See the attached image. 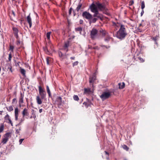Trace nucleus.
Here are the masks:
<instances>
[{
	"mask_svg": "<svg viewBox=\"0 0 160 160\" xmlns=\"http://www.w3.org/2000/svg\"><path fill=\"white\" fill-rule=\"evenodd\" d=\"M52 32H48L46 34V37L47 38V39L48 40H50V36Z\"/></svg>",
	"mask_w": 160,
	"mask_h": 160,
	"instance_id": "c85d7f7f",
	"label": "nucleus"
},
{
	"mask_svg": "<svg viewBox=\"0 0 160 160\" xmlns=\"http://www.w3.org/2000/svg\"><path fill=\"white\" fill-rule=\"evenodd\" d=\"M23 97L24 95L21 93L20 94V97L19 100V103H20L22 104L23 103Z\"/></svg>",
	"mask_w": 160,
	"mask_h": 160,
	"instance_id": "aec40b11",
	"label": "nucleus"
},
{
	"mask_svg": "<svg viewBox=\"0 0 160 160\" xmlns=\"http://www.w3.org/2000/svg\"><path fill=\"white\" fill-rule=\"evenodd\" d=\"M42 99H41V98L40 97V96H37L36 98V100L37 101V103L39 105L41 104L42 103Z\"/></svg>",
	"mask_w": 160,
	"mask_h": 160,
	"instance_id": "a211bd4d",
	"label": "nucleus"
},
{
	"mask_svg": "<svg viewBox=\"0 0 160 160\" xmlns=\"http://www.w3.org/2000/svg\"><path fill=\"white\" fill-rule=\"evenodd\" d=\"M127 35V33L125 28V26L121 24L119 30L117 32V37L118 38L122 40L125 38Z\"/></svg>",
	"mask_w": 160,
	"mask_h": 160,
	"instance_id": "f257e3e1",
	"label": "nucleus"
},
{
	"mask_svg": "<svg viewBox=\"0 0 160 160\" xmlns=\"http://www.w3.org/2000/svg\"><path fill=\"white\" fill-rule=\"evenodd\" d=\"M23 140H24L23 139H21L19 140V142L20 144L22 143V142L23 141Z\"/></svg>",
	"mask_w": 160,
	"mask_h": 160,
	"instance_id": "8fccbe9b",
	"label": "nucleus"
},
{
	"mask_svg": "<svg viewBox=\"0 0 160 160\" xmlns=\"http://www.w3.org/2000/svg\"><path fill=\"white\" fill-rule=\"evenodd\" d=\"M84 93L89 94L91 92V90L89 88H85L84 89Z\"/></svg>",
	"mask_w": 160,
	"mask_h": 160,
	"instance_id": "a878e982",
	"label": "nucleus"
},
{
	"mask_svg": "<svg viewBox=\"0 0 160 160\" xmlns=\"http://www.w3.org/2000/svg\"><path fill=\"white\" fill-rule=\"evenodd\" d=\"M157 17L159 19H160V10H158Z\"/></svg>",
	"mask_w": 160,
	"mask_h": 160,
	"instance_id": "a19ab883",
	"label": "nucleus"
},
{
	"mask_svg": "<svg viewBox=\"0 0 160 160\" xmlns=\"http://www.w3.org/2000/svg\"><path fill=\"white\" fill-rule=\"evenodd\" d=\"M100 46L102 48L105 47L107 49H108L110 48V46H105L103 45H100Z\"/></svg>",
	"mask_w": 160,
	"mask_h": 160,
	"instance_id": "58836bf2",
	"label": "nucleus"
},
{
	"mask_svg": "<svg viewBox=\"0 0 160 160\" xmlns=\"http://www.w3.org/2000/svg\"><path fill=\"white\" fill-rule=\"evenodd\" d=\"M8 69L9 70V71H10L11 72H12V68L11 67H9L8 68Z\"/></svg>",
	"mask_w": 160,
	"mask_h": 160,
	"instance_id": "4d7b16f0",
	"label": "nucleus"
},
{
	"mask_svg": "<svg viewBox=\"0 0 160 160\" xmlns=\"http://www.w3.org/2000/svg\"><path fill=\"white\" fill-rule=\"evenodd\" d=\"M158 39V38L157 37H154L152 39L155 42V43L156 44H157V40Z\"/></svg>",
	"mask_w": 160,
	"mask_h": 160,
	"instance_id": "79ce46f5",
	"label": "nucleus"
},
{
	"mask_svg": "<svg viewBox=\"0 0 160 160\" xmlns=\"http://www.w3.org/2000/svg\"><path fill=\"white\" fill-rule=\"evenodd\" d=\"M56 101L58 102L59 105H61L62 103V98L60 97H58L57 98Z\"/></svg>",
	"mask_w": 160,
	"mask_h": 160,
	"instance_id": "412c9836",
	"label": "nucleus"
},
{
	"mask_svg": "<svg viewBox=\"0 0 160 160\" xmlns=\"http://www.w3.org/2000/svg\"><path fill=\"white\" fill-rule=\"evenodd\" d=\"M11 134V133L8 132L6 133L4 136H3L2 142L3 143V144H5L6 143L8 140Z\"/></svg>",
	"mask_w": 160,
	"mask_h": 160,
	"instance_id": "39448f33",
	"label": "nucleus"
},
{
	"mask_svg": "<svg viewBox=\"0 0 160 160\" xmlns=\"http://www.w3.org/2000/svg\"><path fill=\"white\" fill-rule=\"evenodd\" d=\"M70 59H72V60H74L75 59V57H71L70 58Z\"/></svg>",
	"mask_w": 160,
	"mask_h": 160,
	"instance_id": "bf43d9fd",
	"label": "nucleus"
},
{
	"mask_svg": "<svg viewBox=\"0 0 160 160\" xmlns=\"http://www.w3.org/2000/svg\"><path fill=\"white\" fill-rule=\"evenodd\" d=\"M58 54L59 57L60 58H62L63 59V56H64V55L61 52H58Z\"/></svg>",
	"mask_w": 160,
	"mask_h": 160,
	"instance_id": "4c0bfd02",
	"label": "nucleus"
},
{
	"mask_svg": "<svg viewBox=\"0 0 160 160\" xmlns=\"http://www.w3.org/2000/svg\"><path fill=\"white\" fill-rule=\"evenodd\" d=\"M119 88L120 89H122L125 86V84L124 82H122V83H119Z\"/></svg>",
	"mask_w": 160,
	"mask_h": 160,
	"instance_id": "b1692460",
	"label": "nucleus"
},
{
	"mask_svg": "<svg viewBox=\"0 0 160 160\" xmlns=\"http://www.w3.org/2000/svg\"><path fill=\"white\" fill-rule=\"evenodd\" d=\"M17 102V100L16 98H14L12 99V103H16Z\"/></svg>",
	"mask_w": 160,
	"mask_h": 160,
	"instance_id": "49530a36",
	"label": "nucleus"
},
{
	"mask_svg": "<svg viewBox=\"0 0 160 160\" xmlns=\"http://www.w3.org/2000/svg\"><path fill=\"white\" fill-rule=\"evenodd\" d=\"M47 45L48 44L47 43H46L45 45V46L43 48V49L44 51L47 54H49V52L48 50Z\"/></svg>",
	"mask_w": 160,
	"mask_h": 160,
	"instance_id": "5701e85b",
	"label": "nucleus"
},
{
	"mask_svg": "<svg viewBox=\"0 0 160 160\" xmlns=\"http://www.w3.org/2000/svg\"><path fill=\"white\" fill-rule=\"evenodd\" d=\"M111 96V92H104L100 96V98L103 101L108 98Z\"/></svg>",
	"mask_w": 160,
	"mask_h": 160,
	"instance_id": "20e7f679",
	"label": "nucleus"
},
{
	"mask_svg": "<svg viewBox=\"0 0 160 160\" xmlns=\"http://www.w3.org/2000/svg\"><path fill=\"white\" fill-rule=\"evenodd\" d=\"M133 3H134L133 1H132L131 2H130L129 5H131L132 4H133Z\"/></svg>",
	"mask_w": 160,
	"mask_h": 160,
	"instance_id": "5fc2aeb1",
	"label": "nucleus"
},
{
	"mask_svg": "<svg viewBox=\"0 0 160 160\" xmlns=\"http://www.w3.org/2000/svg\"><path fill=\"white\" fill-rule=\"evenodd\" d=\"M7 109L8 111H11L13 110V108L12 106H10L8 108H7Z\"/></svg>",
	"mask_w": 160,
	"mask_h": 160,
	"instance_id": "72a5a7b5",
	"label": "nucleus"
},
{
	"mask_svg": "<svg viewBox=\"0 0 160 160\" xmlns=\"http://www.w3.org/2000/svg\"><path fill=\"white\" fill-rule=\"evenodd\" d=\"M104 37V41L107 42H108L111 40H113V38L109 35L108 33Z\"/></svg>",
	"mask_w": 160,
	"mask_h": 160,
	"instance_id": "2eb2a0df",
	"label": "nucleus"
},
{
	"mask_svg": "<svg viewBox=\"0 0 160 160\" xmlns=\"http://www.w3.org/2000/svg\"><path fill=\"white\" fill-rule=\"evenodd\" d=\"M93 16L94 17H97V18H98L97 15H96V14H94L93 15Z\"/></svg>",
	"mask_w": 160,
	"mask_h": 160,
	"instance_id": "680f3d73",
	"label": "nucleus"
},
{
	"mask_svg": "<svg viewBox=\"0 0 160 160\" xmlns=\"http://www.w3.org/2000/svg\"><path fill=\"white\" fill-rule=\"evenodd\" d=\"M98 18H93L92 20V22L93 23H95L98 20Z\"/></svg>",
	"mask_w": 160,
	"mask_h": 160,
	"instance_id": "37998d69",
	"label": "nucleus"
},
{
	"mask_svg": "<svg viewBox=\"0 0 160 160\" xmlns=\"http://www.w3.org/2000/svg\"><path fill=\"white\" fill-rule=\"evenodd\" d=\"M18 109L17 108H16L15 109V120L16 121H17L18 119Z\"/></svg>",
	"mask_w": 160,
	"mask_h": 160,
	"instance_id": "f3484780",
	"label": "nucleus"
},
{
	"mask_svg": "<svg viewBox=\"0 0 160 160\" xmlns=\"http://www.w3.org/2000/svg\"><path fill=\"white\" fill-rule=\"evenodd\" d=\"M145 7L144 2L142 1L141 2V8L142 9H143Z\"/></svg>",
	"mask_w": 160,
	"mask_h": 160,
	"instance_id": "e433bc0d",
	"label": "nucleus"
},
{
	"mask_svg": "<svg viewBox=\"0 0 160 160\" xmlns=\"http://www.w3.org/2000/svg\"><path fill=\"white\" fill-rule=\"evenodd\" d=\"M75 30L76 32H79L80 33H81L82 28L81 27H78L75 28Z\"/></svg>",
	"mask_w": 160,
	"mask_h": 160,
	"instance_id": "bb28decb",
	"label": "nucleus"
},
{
	"mask_svg": "<svg viewBox=\"0 0 160 160\" xmlns=\"http://www.w3.org/2000/svg\"><path fill=\"white\" fill-rule=\"evenodd\" d=\"M16 132H17V133H19V131L18 129L16 130Z\"/></svg>",
	"mask_w": 160,
	"mask_h": 160,
	"instance_id": "e2e57ef3",
	"label": "nucleus"
},
{
	"mask_svg": "<svg viewBox=\"0 0 160 160\" xmlns=\"http://www.w3.org/2000/svg\"><path fill=\"white\" fill-rule=\"evenodd\" d=\"M104 152L105 153V154H106V155H108V156L109 155V153L107 151H104Z\"/></svg>",
	"mask_w": 160,
	"mask_h": 160,
	"instance_id": "13d9d810",
	"label": "nucleus"
},
{
	"mask_svg": "<svg viewBox=\"0 0 160 160\" xmlns=\"http://www.w3.org/2000/svg\"><path fill=\"white\" fill-rule=\"evenodd\" d=\"M92 48L93 49H98V50L99 49V48H98V46H96L95 47H93Z\"/></svg>",
	"mask_w": 160,
	"mask_h": 160,
	"instance_id": "3c124183",
	"label": "nucleus"
},
{
	"mask_svg": "<svg viewBox=\"0 0 160 160\" xmlns=\"http://www.w3.org/2000/svg\"><path fill=\"white\" fill-rule=\"evenodd\" d=\"M40 97L42 99H44L46 97V92L39 93Z\"/></svg>",
	"mask_w": 160,
	"mask_h": 160,
	"instance_id": "4be33fe9",
	"label": "nucleus"
},
{
	"mask_svg": "<svg viewBox=\"0 0 160 160\" xmlns=\"http://www.w3.org/2000/svg\"><path fill=\"white\" fill-rule=\"evenodd\" d=\"M91 12L94 13V14L97 15L98 13V11L96 5L94 3H92L90 7Z\"/></svg>",
	"mask_w": 160,
	"mask_h": 160,
	"instance_id": "423d86ee",
	"label": "nucleus"
},
{
	"mask_svg": "<svg viewBox=\"0 0 160 160\" xmlns=\"http://www.w3.org/2000/svg\"><path fill=\"white\" fill-rule=\"evenodd\" d=\"M73 10L72 8H71L69 10V15H71L72 11Z\"/></svg>",
	"mask_w": 160,
	"mask_h": 160,
	"instance_id": "c03bdc74",
	"label": "nucleus"
},
{
	"mask_svg": "<svg viewBox=\"0 0 160 160\" xmlns=\"http://www.w3.org/2000/svg\"><path fill=\"white\" fill-rule=\"evenodd\" d=\"M82 16L84 18L88 20L91 19L92 17V15L87 11H85L83 12Z\"/></svg>",
	"mask_w": 160,
	"mask_h": 160,
	"instance_id": "0eeeda50",
	"label": "nucleus"
},
{
	"mask_svg": "<svg viewBox=\"0 0 160 160\" xmlns=\"http://www.w3.org/2000/svg\"><path fill=\"white\" fill-rule=\"evenodd\" d=\"M98 31L95 28H93L90 31V37L92 40H95L98 38Z\"/></svg>",
	"mask_w": 160,
	"mask_h": 160,
	"instance_id": "f03ea898",
	"label": "nucleus"
},
{
	"mask_svg": "<svg viewBox=\"0 0 160 160\" xmlns=\"http://www.w3.org/2000/svg\"><path fill=\"white\" fill-rule=\"evenodd\" d=\"M11 14H12L14 17L15 16V12L13 11H12Z\"/></svg>",
	"mask_w": 160,
	"mask_h": 160,
	"instance_id": "09e8293b",
	"label": "nucleus"
},
{
	"mask_svg": "<svg viewBox=\"0 0 160 160\" xmlns=\"http://www.w3.org/2000/svg\"><path fill=\"white\" fill-rule=\"evenodd\" d=\"M139 58V60L141 61V62H144V60H143V59L142 58Z\"/></svg>",
	"mask_w": 160,
	"mask_h": 160,
	"instance_id": "6e6d98bb",
	"label": "nucleus"
},
{
	"mask_svg": "<svg viewBox=\"0 0 160 160\" xmlns=\"http://www.w3.org/2000/svg\"><path fill=\"white\" fill-rule=\"evenodd\" d=\"M95 4L96 6L98 9L100 11H106L107 9L104 4H101L98 1L96 2Z\"/></svg>",
	"mask_w": 160,
	"mask_h": 160,
	"instance_id": "7ed1b4c3",
	"label": "nucleus"
},
{
	"mask_svg": "<svg viewBox=\"0 0 160 160\" xmlns=\"http://www.w3.org/2000/svg\"><path fill=\"white\" fill-rule=\"evenodd\" d=\"M99 32L102 37L105 36V35H107L108 33V32L102 28H100L99 31Z\"/></svg>",
	"mask_w": 160,
	"mask_h": 160,
	"instance_id": "ddd939ff",
	"label": "nucleus"
},
{
	"mask_svg": "<svg viewBox=\"0 0 160 160\" xmlns=\"http://www.w3.org/2000/svg\"><path fill=\"white\" fill-rule=\"evenodd\" d=\"M26 20L28 23L29 24V27L30 28L32 26V18L30 16V14L26 17Z\"/></svg>",
	"mask_w": 160,
	"mask_h": 160,
	"instance_id": "9b49d317",
	"label": "nucleus"
},
{
	"mask_svg": "<svg viewBox=\"0 0 160 160\" xmlns=\"http://www.w3.org/2000/svg\"><path fill=\"white\" fill-rule=\"evenodd\" d=\"M51 58L49 57H47L46 58L47 63L49 65L51 62Z\"/></svg>",
	"mask_w": 160,
	"mask_h": 160,
	"instance_id": "cd10ccee",
	"label": "nucleus"
},
{
	"mask_svg": "<svg viewBox=\"0 0 160 160\" xmlns=\"http://www.w3.org/2000/svg\"><path fill=\"white\" fill-rule=\"evenodd\" d=\"M12 1L13 2V1H14V3H16L17 2V1L16 0H12Z\"/></svg>",
	"mask_w": 160,
	"mask_h": 160,
	"instance_id": "69168bd1",
	"label": "nucleus"
},
{
	"mask_svg": "<svg viewBox=\"0 0 160 160\" xmlns=\"http://www.w3.org/2000/svg\"><path fill=\"white\" fill-rule=\"evenodd\" d=\"M12 30L13 32V34L17 39L18 38L19 36L18 35V30L16 28L13 27Z\"/></svg>",
	"mask_w": 160,
	"mask_h": 160,
	"instance_id": "4468645a",
	"label": "nucleus"
},
{
	"mask_svg": "<svg viewBox=\"0 0 160 160\" xmlns=\"http://www.w3.org/2000/svg\"><path fill=\"white\" fill-rule=\"evenodd\" d=\"M12 53H11V52H10V53L9 54V57H8V61H11V58H12Z\"/></svg>",
	"mask_w": 160,
	"mask_h": 160,
	"instance_id": "c9c22d12",
	"label": "nucleus"
},
{
	"mask_svg": "<svg viewBox=\"0 0 160 160\" xmlns=\"http://www.w3.org/2000/svg\"><path fill=\"white\" fill-rule=\"evenodd\" d=\"M78 61H76L72 63V66L74 67L75 66H77L78 65Z\"/></svg>",
	"mask_w": 160,
	"mask_h": 160,
	"instance_id": "ea45409f",
	"label": "nucleus"
},
{
	"mask_svg": "<svg viewBox=\"0 0 160 160\" xmlns=\"http://www.w3.org/2000/svg\"><path fill=\"white\" fill-rule=\"evenodd\" d=\"M83 8L82 7V4L81 3H79L76 9L75 10H73V16H75L76 13V11L77 12H78V11L81 9H83Z\"/></svg>",
	"mask_w": 160,
	"mask_h": 160,
	"instance_id": "9d476101",
	"label": "nucleus"
},
{
	"mask_svg": "<svg viewBox=\"0 0 160 160\" xmlns=\"http://www.w3.org/2000/svg\"><path fill=\"white\" fill-rule=\"evenodd\" d=\"M142 26V24H141V23H140V24H139V28H140L141 26Z\"/></svg>",
	"mask_w": 160,
	"mask_h": 160,
	"instance_id": "338daca9",
	"label": "nucleus"
},
{
	"mask_svg": "<svg viewBox=\"0 0 160 160\" xmlns=\"http://www.w3.org/2000/svg\"><path fill=\"white\" fill-rule=\"evenodd\" d=\"M71 45V43L69 40H67L65 42L64 45L63 46V49L66 52L68 51V48Z\"/></svg>",
	"mask_w": 160,
	"mask_h": 160,
	"instance_id": "1a4fd4ad",
	"label": "nucleus"
},
{
	"mask_svg": "<svg viewBox=\"0 0 160 160\" xmlns=\"http://www.w3.org/2000/svg\"><path fill=\"white\" fill-rule=\"evenodd\" d=\"M73 99L76 101H78L79 99L77 95H74L73 96Z\"/></svg>",
	"mask_w": 160,
	"mask_h": 160,
	"instance_id": "2f4dec72",
	"label": "nucleus"
},
{
	"mask_svg": "<svg viewBox=\"0 0 160 160\" xmlns=\"http://www.w3.org/2000/svg\"><path fill=\"white\" fill-rule=\"evenodd\" d=\"M42 109H40L39 110V112L40 113H41L42 112Z\"/></svg>",
	"mask_w": 160,
	"mask_h": 160,
	"instance_id": "052dcab7",
	"label": "nucleus"
},
{
	"mask_svg": "<svg viewBox=\"0 0 160 160\" xmlns=\"http://www.w3.org/2000/svg\"><path fill=\"white\" fill-rule=\"evenodd\" d=\"M14 49V47L12 45H10L9 46V50H11V52H13V50Z\"/></svg>",
	"mask_w": 160,
	"mask_h": 160,
	"instance_id": "473e14b6",
	"label": "nucleus"
},
{
	"mask_svg": "<svg viewBox=\"0 0 160 160\" xmlns=\"http://www.w3.org/2000/svg\"><path fill=\"white\" fill-rule=\"evenodd\" d=\"M39 93L45 92L44 88L41 86H38Z\"/></svg>",
	"mask_w": 160,
	"mask_h": 160,
	"instance_id": "6ab92c4d",
	"label": "nucleus"
},
{
	"mask_svg": "<svg viewBox=\"0 0 160 160\" xmlns=\"http://www.w3.org/2000/svg\"><path fill=\"white\" fill-rule=\"evenodd\" d=\"M5 121L7 123L10 124L12 126H13V124L11 120L10 119L9 115L7 114L4 117Z\"/></svg>",
	"mask_w": 160,
	"mask_h": 160,
	"instance_id": "f8f14e48",
	"label": "nucleus"
},
{
	"mask_svg": "<svg viewBox=\"0 0 160 160\" xmlns=\"http://www.w3.org/2000/svg\"><path fill=\"white\" fill-rule=\"evenodd\" d=\"M22 114L23 117L25 116H28L29 115L28 108H24L22 112Z\"/></svg>",
	"mask_w": 160,
	"mask_h": 160,
	"instance_id": "dca6fc26",
	"label": "nucleus"
},
{
	"mask_svg": "<svg viewBox=\"0 0 160 160\" xmlns=\"http://www.w3.org/2000/svg\"><path fill=\"white\" fill-rule=\"evenodd\" d=\"M20 63V62H18L17 64V66H19V63Z\"/></svg>",
	"mask_w": 160,
	"mask_h": 160,
	"instance_id": "774afa93",
	"label": "nucleus"
},
{
	"mask_svg": "<svg viewBox=\"0 0 160 160\" xmlns=\"http://www.w3.org/2000/svg\"><path fill=\"white\" fill-rule=\"evenodd\" d=\"M80 24H82L83 23V21L82 20L80 19L79 21Z\"/></svg>",
	"mask_w": 160,
	"mask_h": 160,
	"instance_id": "603ef678",
	"label": "nucleus"
},
{
	"mask_svg": "<svg viewBox=\"0 0 160 160\" xmlns=\"http://www.w3.org/2000/svg\"><path fill=\"white\" fill-rule=\"evenodd\" d=\"M142 10L141 13V16H142L143 15V14L144 12L143 9H142Z\"/></svg>",
	"mask_w": 160,
	"mask_h": 160,
	"instance_id": "864d4df0",
	"label": "nucleus"
},
{
	"mask_svg": "<svg viewBox=\"0 0 160 160\" xmlns=\"http://www.w3.org/2000/svg\"><path fill=\"white\" fill-rule=\"evenodd\" d=\"M4 126L3 125H1V132H2L3 130Z\"/></svg>",
	"mask_w": 160,
	"mask_h": 160,
	"instance_id": "a18cd8bd",
	"label": "nucleus"
},
{
	"mask_svg": "<svg viewBox=\"0 0 160 160\" xmlns=\"http://www.w3.org/2000/svg\"><path fill=\"white\" fill-rule=\"evenodd\" d=\"M98 18L100 19V20H102V15L99 12L97 14Z\"/></svg>",
	"mask_w": 160,
	"mask_h": 160,
	"instance_id": "c756f323",
	"label": "nucleus"
},
{
	"mask_svg": "<svg viewBox=\"0 0 160 160\" xmlns=\"http://www.w3.org/2000/svg\"><path fill=\"white\" fill-rule=\"evenodd\" d=\"M83 104L84 105H85L87 108H88V104L87 102H84Z\"/></svg>",
	"mask_w": 160,
	"mask_h": 160,
	"instance_id": "de8ad7c7",
	"label": "nucleus"
},
{
	"mask_svg": "<svg viewBox=\"0 0 160 160\" xmlns=\"http://www.w3.org/2000/svg\"><path fill=\"white\" fill-rule=\"evenodd\" d=\"M20 72L23 75H25L26 71L24 69H21L20 70Z\"/></svg>",
	"mask_w": 160,
	"mask_h": 160,
	"instance_id": "f704fd0d",
	"label": "nucleus"
},
{
	"mask_svg": "<svg viewBox=\"0 0 160 160\" xmlns=\"http://www.w3.org/2000/svg\"><path fill=\"white\" fill-rule=\"evenodd\" d=\"M46 89H47V93L48 95V96L49 97H51V92L49 88V87L48 85H47L46 86Z\"/></svg>",
	"mask_w": 160,
	"mask_h": 160,
	"instance_id": "393cba45",
	"label": "nucleus"
},
{
	"mask_svg": "<svg viewBox=\"0 0 160 160\" xmlns=\"http://www.w3.org/2000/svg\"><path fill=\"white\" fill-rule=\"evenodd\" d=\"M122 147L123 149L126 150L127 151H128L129 149V148L125 145H124L122 146Z\"/></svg>",
	"mask_w": 160,
	"mask_h": 160,
	"instance_id": "7c9ffc66",
	"label": "nucleus"
},
{
	"mask_svg": "<svg viewBox=\"0 0 160 160\" xmlns=\"http://www.w3.org/2000/svg\"><path fill=\"white\" fill-rule=\"evenodd\" d=\"M96 79V72H94L92 75L90 76L89 82L90 83H93Z\"/></svg>",
	"mask_w": 160,
	"mask_h": 160,
	"instance_id": "6e6552de",
	"label": "nucleus"
},
{
	"mask_svg": "<svg viewBox=\"0 0 160 160\" xmlns=\"http://www.w3.org/2000/svg\"><path fill=\"white\" fill-rule=\"evenodd\" d=\"M17 2H18V3H20V0H16Z\"/></svg>",
	"mask_w": 160,
	"mask_h": 160,
	"instance_id": "0e129e2a",
	"label": "nucleus"
}]
</instances>
